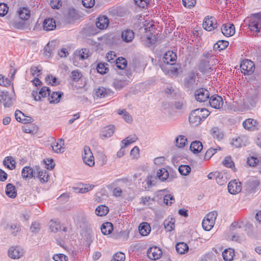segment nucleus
Wrapping results in <instances>:
<instances>
[{"mask_svg":"<svg viewBox=\"0 0 261 261\" xmlns=\"http://www.w3.org/2000/svg\"><path fill=\"white\" fill-rule=\"evenodd\" d=\"M210 115L209 111L205 109H197L193 110L189 116L191 125L197 126L203 121Z\"/></svg>","mask_w":261,"mask_h":261,"instance_id":"1","label":"nucleus"},{"mask_svg":"<svg viewBox=\"0 0 261 261\" xmlns=\"http://www.w3.org/2000/svg\"><path fill=\"white\" fill-rule=\"evenodd\" d=\"M217 215L216 211L210 212L206 215L202 223V227L204 230L209 231L213 227Z\"/></svg>","mask_w":261,"mask_h":261,"instance_id":"2","label":"nucleus"},{"mask_svg":"<svg viewBox=\"0 0 261 261\" xmlns=\"http://www.w3.org/2000/svg\"><path fill=\"white\" fill-rule=\"evenodd\" d=\"M249 28L251 31L259 32L261 29V15L256 14L249 19Z\"/></svg>","mask_w":261,"mask_h":261,"instance_id":"3","label":"nucleus"},{"mask_svg":"<svg viewBox=\"0 0 261 261\" xmlns=\"http://www.w3.org/2000/svg\"><path fill=\"white\" fill-rule=\"evenodd\" d=\"M84 162L90 167L94 165V159L93 153L89 147L86 146L84 148V153L82 155Z\"/></svg>","mask_w":261,"mask_h":261,"instance_id":"4","label":"nucleus"},{"mask_svg":"<svg viewBox=\"0 0 261 261\" xmlns=\"http://www.w3.org/2000/svg\"><path fill=\"white\" fill-rule=\"evenodd\" d=\"M241 68L245 74L250 75L255 70V65L251 60H245L241 64Z\"/></svg>","mask_w":261,"mask_h":261,"instance_id":"5","label":"nucleus"},{"mask_svg":"<svg viewBox=\"0 0 261 261\" xmlns=\"http://www.w3.org/2000/svg\"><path fill=\"white\" fill-rule=\"evenodd\" d=\"M217 20L212 16H207L205 17L203 22V27L207 31H212L217 28Z\"/></svg>","mask_w":261,"mask_h":261,"instance_id":"6","label":"nucleus"},{"mask_svg":"<svg viewBox=\"0 0 261 261\" xmlns=\"http://www.w3.org/2000/svg\"><path fill=\"white\" fill-rule=\"evenodd\" d=\"M196 99L199 102L205 101L210 97V93L204 88L197 89L195 92Z\"/></svg>","mask_w":261,"mask_h":261,"instance_id":"7","label":"nucleus"},{"mask_svg":"<svg viewBox=\"0 0 261 261\" xmlns=\"http://www.w3.org/2000/svg\"><path fill=\"white\" fill-rule=\"evenodd\" d=\"M50 93V90L48 87H43L38 93L37 91H33L32 95L34 99L36 101L41 100V96L45 97L49 96Z\"/></svg>","mask_w":261,"mask_h":261,"instance_id":"8","label":"nucleus"},{"mask_svg":"<svg viewBox=\"0 0 261 261\" xmlns=\"http://www.w3.org/2000/svg\"><path fill=\"white\" fill-rule=\"evenodd\" d=\"M209 103L212 108L219 109L223 105V99L220 96L214 95L210 98Z\"/></svg>","mask_w":261,"mask_h":261,"instance_id":"9","label":"nucleus"},{"mask_svg":"<svg viewBox=\"0 0 261 261\" xmlns=\"http://www.w3.org/2000/svg\"><path fill=\"white\" fill-rule=\"evenodd\" d=\"M162 254V250L158 247H150L147 251L148 257L152 260L159 259L161 257Z\"/></svg>","mask_w":261,"mask_h":261,"instance_id":"10","label":"nucleus"},{"mask_svg":"<svg viewBox=\"0 0 261 261\" xmlns=\"http://www.w3.org/2000/svg\"><path fill=\"white\" fill-rule=\"evenodd\" d=\"M23 250L19 247H11L8 251L9 257L13 259H18L23 255Z\"/></svg>","mask_w":261,"mask_h":261,"instance_id":"11","label":"nucleus"},{"mask_svg":"<svg viewBox=\"0 0 261 261\" xmlns=\"http://www.w3.org/2000/svg\"><path fill=\"white\" fill-rule=\"evenodd\" d=\"M16 119L24 124L32 123L34 119L31 117H26L20 111L16 110L15 113Z\"/></svg>","mask_w":261,"mask_h":261,"instance_id":"12","label":"nucleus"},{"mask_svg":"<svg viewBox=\"0 0 261 261\" xmlns=\"http://www.w3.org/2000/svg\"><path fill=\"white\" fill-rule=\"evenodd\" d=\"M0 101L5 107H10L12 104V100L7 91H2L0 93Z\"/></svg>","mask_w":261,"mask_h":261,"instance_id":"13","label":"nucleus"},{"mask_svg":"<svg viewBox=\"0 0 261 261\" xmlns=\"http://www.w3.org/2000/svg\"><path fill=\"white\" fill-rule=\"evenodd\" d=\"M222 33L226 37L232 36L235 33L234 26L232 24H224L221 28Z\"/></svg>","mask_w":261,"mask_h":261,"instance_id":"14","label":"nucleus"},{"mask_svg":"<svg viewBox=\"0 0 261 261\" xmlns=\"http://www.w3.org/2000/svg\"><path fill=\"white\" fill-rule=\"evenodd\" d=\"M241 183L238 182L236 180L231 181L228 185V192L231 194H235L241 191Z\"/></svg>","mask_w":261,"mask_h":261,"instance_id":"15","label":"nucleus"},{"mask_svg":"<svg viewBox=\"0 0 261 261\" xmlns=\"http://www.w3.org/2000/svg\"><path fill=\"white\" fill-rule=\"evenodd\" d=\"M176 55L172 51H168L164 55V62L167 64L173 65L176 60Z\"/></svg>","mask_w":261,"mask_h":261,"instance_id":"16","label":"nucleus"},{"mask_svg":"<svg viewBox=\"0 0 261 261\" xmlns=\"http://www.w3.org/2000/svg\"><path fill=\"white\" fill-rule=\"evenodd\" d=\"M64 140L63 139H59L53 143L51 145L53 151L56 153H63L64 151Z\"/></svg>","mask_w":261,"mask_h":261,"instance_id":"17","label":"nucleus"},{"mask_svg":"<svg viewBox=\"0 0 261 261\" xmlns=\"http://www.w3.org/2000/svg\"><path fill=\"white\" fill-rule=\"evenodd\" d=\"M109 23V20L108 18L106 16H99L96 22V27L100 29L103 30L106 29Z\"/></svg>","mask_w":261,"mask_h":261,"instance_id":"18","label":"nucleus"},{"mask_svg":"<svg viewBox=\"0 0 261 261\" xmlns=\"http://www.w3.org/2000/svg\"><path fill=\"white\" fill-rule=\"evenodd\" d=\"M243 126L247 129L255 130L258 128V123L253 119H247L243 123Z\"/></svg>","mask_w":261,"mask_h":261,"instance_id":"19","label":"nucleus"},{"mask_svg":"<svg viewBox=\"0 0 261 261\" xmlns=\"http://www.w3.org/2000/svg\"><path fill=\"white\" fill-rule=\"evenodd\" d=\"M196 76L194 73H191L185 78L184 81L185 86L189 89H191L196 85Z\"/></svg>","mask_w":261,"mask_h":261,"instance_id":"20","label":"nucleus"},{"mask_svg":"<svg viewBox=\"0 0 261 261\" xmlns=\"http://www.w3.org/2000/svg\"><path fill=\"white\" fill-rule=\"evenodd\" d=\"M89 50L87 48H83L80 50H76L74 53V58L76 59L84 60L89 57Z\"/></svg>","mask_w":261,"mask_h":261,"instance_id":"21","label":"nucleus"},{"mask_svg":"<svg viewBox=\"0 0 261 261\" xmlns=\"http://www.w3.org/2000/svg\"><path fill=\"white\" fill-rule=\"evenodd\" d=\"M43 29L47 31H51L56 28L55 21L53 18H46L43 24Z\"/></svg>","mask_w":261,"mask_h":261,"instance_id":"22","label":"nucleus"},{"mask_svg":"<svg viewBox=\"0 0 261 261\" xmlns=\"http://www.w3.org/2000/svg\"><path fill=\"white\" fill-rule=\"evenodd\" d=\"M121 37L124 41L130 42L134 38V33L131 30H124L121 33Z\"/></svg>","mask_w":261,"mask_h":261,"instance_id":"23","label":"nucleus"},{"mask_svg":"<svg viewBox=\"0 0 261 261\" xmlns=\"http://www.w3.org/2000/svg\"><path fill=\"white\" fill-rule=\"evenodd\" d=\"M115 131V126L113 125H110L103 128L101 134V138H109L111 137Z\"/></svg>","mask_w":261,"mask_h":261,"instance_id":"24","label":"nucleus"},{"mask_svg":"<svg viewBox=\"0 0 261 261\" xmlns=\"http://www.w3.org/2000/svg\"><path fill=\"white\" fill-rule=\"evenodd\" d=\"M6 194L9 197L14 198L17 196L15 187L12 184H8L6 187Z\"/></svg>","mask_w":261,"mask_h":261,"instance_id":"25","label":"nucleus"},{"mask_svg":"<svg viewBox=\"0 0 261 261\" xmlns=\"http://www.w3.org/2000/svg\"><path fill=\"white\" fill-rule=\"evenodd\" d=\"M5 229L14 236H16L17 233L20 230L19 226L16 223L7 224L5 227Z\"/></svg>","mask_w":261,"mask_h":261,"instance_id":"26","label":"nucleus"},{"mask_svg":"<svg viewBox=\"0 0 261 261\" xmlns=\"http://www.w3.org/2000/svg\"><path fill=\"white\" fill-rule=\"evenodd\" d=\"M139 230L141 235L143 236H147L151 231V227L147 222H143L140 224Z\"/></svg>","mask_w":261,"mask_h":261,"instance_id":"27","label":"nucleus"},{"mask_svg":"<svg viewBox=\"0 0 261 261\" xmlns=\"http://www.w3.org/2000/svg\"><path fill=\"white\" fill-rule=\"evenodd\" d=\"M15 161L11 156H7L3 161L4 165L10 170H13L15 168Z\"/></svg>","mask_w":261,"mask_h":261,"instance_id":"28","label":"nucleus"},{"mask_svg":"<svg viewBox=\"0 0 261 261\" xmlns=\"http://www.w3.org/2000/svg\"><path fill=\"white\" fill-rule=\"evenodd\" d=\"M63 93L61 92H53L49 97V100L50 103H57L60 101Z\"/></svg>","mask_w":261,"mask_h":261,"instance_id":"29","label":"nucleus"},{"mask_svg":"<svg viewBox=\"0 0 261 261\" xmlns=\"http://www.w3.org/2000/svg\"><path fill=\"white\" fill-rule=\"evenodd\" d=\"M156 177L161 181H164L169 177V173L165 168H162L157 171Z\"/></svg>","mask_w":261,"mask_h":261,"instance_id":"30","label":"nucleus"},{"mask_svg":"<svg viewBox=\"0 0 261 261\" xmlns=\"http://www.w3.org/2000/svg\"><path fill=\"white\" fill-rule=\"evenodd\" d=\"M202 148V144L201 142L199 141H193L190 145L191 150L195 153L200 152Z\"/></svg>","mask_w":261,"mask_h":261,"instance_id":"31","label":"nucleus"},{"mask_svg":"<svg viewBox=\"0 0 261 261\" xmlns=\"http://www.w3.org/2000/svg\"><path fill=\"white\" fill-rule=\"evenodd\" d=\"M55 48V42L51 41L49 42L44 48V54L46 56H50L54 52Z\"/></svg>","mask_w":261,"mask_h":261,"instance_id":"32","label":"nucleus"},{"mask_svg":"<svg viewBox=\"0 0 261 261\" xmlns=\"http://www.w3.org/2000/svg\"><path fill=\"white\" fill-rule=\"evenodd\" d=\"M33 173V169L29 166L24 167L21 171V175L23 178H30L34 177Z\"/></svg>","mask_w":261,"mask_h":261,"instance_id":"33","label":"nucleus"},{"mask_svg":"<svg viewBox=\"0 0 261 261\" xmlns=\"http://www.w3.org/2000/svg\"><path fill=\"white\" fill-rule=\"evenodd\" d=\"M113 229V226L111 222L105 223L101 227V232L105 235L111 233Z\"/></svg>","mask_w":261,"mask_h":261,"instance_id":"34","label":"nucleus"},{"mask_svg":"<svg viewBox=\"0 0 261 261\" xmlns=\"http://www.w3.org/2000/svg\"><path fill=\"white\" fill-rule=\"evenodd\" d=\"M175 247L177 252L180 254H185L189 249L188 245L184 242L178 243Z\"/></svg>","mask_w":261,"mask_h":261,"instance_id":"35","label":"nucleus"},{"mask_svg":"<svg viewBox=\"0 0 261 261\" xmlns=\"http://www.w3.org/2000/svg\"><path fill=\"white\" fill-rule=\"evenodd\" d=\"M229 42L227 41L223 40H219L214 45V49L220 51L226 48Z\"/></svg>","mask_w":261,"mask_h":261,"instance_id":"36","label":"nucleus"},{"mask_svg":"<svg viewBox=\"0 0 261 261\" xmlns=\"http://www.w3.org/2000/svg\"><path fill=\"white\" fill-rule=\"evenodd\" d=\"M234 255V250L232 249H225L222 253L223 259L226 261H231Z\"/></svg>","mask_w":261,"mask_h":261,"instance_id":"37","label":"nucleus"},{"mask_svg":"<svg viewBox=\"0 0 261 261\" xmlns=\"http://www.w3.org/2000/svg\"><path fill=\"white\" fill-rule=\"evenodd\" d=\"M211 65L207 59L202 60L199 64V70L201 72H206L211 70Z\"/></svg>","mask_w":261,"mask_h":261,"instance_id":"38","label":"nucleus"},{"mask_svg":"<svg viewBox=\"0 0 261 261\" xmlns=\"http://www.w3.org/2000/svg\"><path fill=\"white\" fill-rule=\"evenodd\" d=\"M109 212V208L105 205L98 206L95 210V214L98 216H106Z\"/></svg>","mask_w":261,"mask_h":261,"instance_id":"39","label":"nucleus"},{"mask_svg":"<svg viewBox=\"0 0 261 261\" xmlns=\"http://www.w3.org/2000/svg\"><path fill=\"white\" fill-rule=\"evenodd\" d=\"M158 179L156 176L148 175L145 179L147 187L149 188L155 186L157 182Z\"/></svg>","mask_w":261,"mask_h":261,"instance_id":"40","label":"nucleus"},{"mask_svg":"<svg viewBox=\"0 0 261 261\" xmlns=\"http://www.w3.org/2000/svg\"><path fill=\"white\" fill-rule=\"evenodd\" d=\"M216 180L218 184L223 185L227 182L226 175L223 173H217L216 175Z\"/></svg>","mask_w":261,"mask_h":261,"instance_id":"41","label":"nucleus"},{"mask_svg":"<svg viewBox=\"0 0 261 261\" xmlns=\"http://www.w3.org/2000/svg\"><path fill=\"white\" fill-rule=\"evenodd\" d=\"M176 145L178 148H183L187 144V138L185 136L180 135L177 137L176 140Z\"/></svg>","mask_w":261,"mask_h":261,"instance_id":"42","label":"nucleus"},{"mask_svg":"<svg viewBox=\"0 0 261 261\" xmlns=\"http://www.w3.org/2000/svg\"><path fill=\"white\" fill-rule=\"evenodd\" d=\"M19 17L22 20H28L30 17V11L25 8H22L18 11Z\"/></svg>","mask_w":261,"mask_h":261,"instance_id":"43","label":"nucleus"},{"mask_svg":"<svg viewBox=\"0 0 261 261\" xmlns=\"http://www.w3.org/2000/svg\"><path fill=\"white\" fill-rule=\"evenodd\" d=\"M76 222L80 227H84L88 223V219L84 215H79L76 218Z\"/></svg>","mask_w":261,"mask_h":261,"instance_id":"44","label":"nucleus"},{"mask_svg":"<svg viewBox=\"0 0 261 261\" xmlns=\"http://www.w3.org/2000/svg\"><path fill=\"white\" fill-rule=\"evenodd\" d=\"M108 94L107 89L104 87H99L95 91L96 96L99 98L106 97Z\"/></svg>","mask_w":261,"mask_h":261,"instance_id":"45","label":"nucleus"},{"mask_svg":"<svg viewBox=\"0 0 261 261\" xmlns=\"http://www.w3.org/2000/svg\"><path fill=\"white\" fill-rule=\"evenodd\" d=\"M37 177L41 182H45L48 180V174L45 170L38 171Z\"/></svg>","mask_w":261,"mask_h":261,"instance_id":"46","label":"nucleus"},{"mask_svg":"<svg viewBox=\"0 0 261 261\" xmlns=\"http://www.w3.org/2000/svg\"><path fill=\"white\" fill-rule=\"evenodd\" d=\"M116 65L118 68L123 69L127 66V61L124 58L120 57L116 60Z\"/></svg>","mask_w":261,"mask_h":261,"instance_id":"47","label":"nucleus"},{"mask_svg":"<svg viewBox=\"0 0 261 261\" xmlns=\"http://www.w3.org/2000/svg\"><path fill=\"white\" fill-rule=\"evenodd\" d=\"M119 115H122L123 119L127 123H131L133 121L132 116L125 110L118 111Z\"/></svg>","mask_w":261,"mask_h":261,"instance_id":"48","label":"nucleus"},{"mask_svg":"<svg viewBox=\"0 0 261 261\" xmlns=\"http://www.w3.org/2000/svg\"><path fill=\"white\" fill-rule=\"evenodd\" d=\"M211 133L213 137L218 140H221L223 137V133L218 127L213 128Z\"/></svg>","mask_w":261,"mask_h":261,"instance_id":"49","label":"nucleus"},{"mask_svg":"<svg viewBox=\"0 0 261 261\" xmlns=\"http://www.w3.org/2000/svg\"><path fill=\"white\" fill-rule=\"evenodd\" d=\"M191 167L188 165H181L178 167L179 172L183 175H187L191 172Z\"/></svg>","mask_w":261,"mask_h":261,"instance_id":"50","label":"nucleus"},{"mask_svg":"<svg viewBox=\"0 0 261 261\" xmlns=\"http://www.w3.org/2000/svg\"><path fill=\"white\" fill-rule=\"evenodd\" d=\"M243 139H244V137H240L233 139L231 142L232 146L238 148L241 147L242 145H245V144L243 142Z\"/></svg>","mask_w":261,"mask_h":261,"instance_id":"51","label":"nucleus"},{"mask_svg":"<svg viewBox=\"0 0 261 261\" xmlns=\"http://www.w3.org/2000/svg\"><path fill=\"white\" fill-rule=\"evenodd\" d=\"M50 229L53 232H57L61 229V226L59 222L51 220L50 223Z\"/></svg>","mask_w":261,"mask_h":261,"instance_id":"52","label":"nucleus"},{"mask_svg":"<svg viewBox=\"0 0 261 261\" xmlns=\"http://www.w3.org/2000/svg\"><path fill=\"white\" fill-rule=\"evenodd\" d=\"M164 223L165 228L167 231H171L174 228V221L172 219L170 220H165Z\"/></svg>","mask_w":261,"mask_h":261,"instance_id":"53","label":"nucleus"},{"mask_svg":"<svg viewBox=\"0 0 261 261\" xmlns=\"http://www.w3.org/2000/svg\"><path fill=\"white\" fill-rule=\"evenodd\" d=\"M175 202V199L173 195L166 194L164 198V202L167 205H171Z\"/></svg>","mask_w":261,"mask_h":261,"instance_id":"54","label":"nucleus"},{"mask_svg":"<svg viewBox=\"0 0 261 261\" xmlns=\"http://www.w3.org/2000/svg\"><path fill=\"white\" fill-rule=\"evenodd\" d=\"M115 88L117 89H120L127 85V82L124 80H115L113 83Z\"/></svg>","mask_w":261,"mask_h":261,"instance_id":"55","label":"nucleus"},{"mask_svg":"<svg viewBox=\"0 0 261 261\" xmlns=\"http://www.w3.org/2000/svg\"><path fill=\"white\" fill-rule=\"evenodd\" d=\"M125 256L121 252L116 253L113 256L111 261H124Z\"/></svg>","mask_w":261,"mask_h":261,"instance_id":"56","label":"nucleus"},{"mask_svg":"<svg viewBox=\"0 0 261 261\" xmlns=\"http://www.w3.org/2000/svg\"><path fill=\"white\" fill-rule=\"evenodd\" d=\"M220 148H209L206 152L204 158L206 160L210 159L216 152H217L218 150H220Z\"/></svg>","mask_w":261,"mask_h":261,"instance_id":"57","label":"nucleus"},{"mask_svg":"<svg viewBox=\"0 0 261 261\" xmlns=\"http://www.w3.org/2000/svg\"><path fill=\"white\" fill-rule=\"evenodd\" d=\"M22 130L28 134H33L35 131V127L33 124H30L22 127Z\"/></svg>","mask_w":261,"mask_h":261,"instance_id":"58","label":"nucleus"},{"mask_svg":"<svg viewBox=\"0 0 261 261\" xmlns=\"http://www.w3.org/2000/svg\"><path fill=\"white\" fill-rule=\"evenodd\" d=\"M137 140V138L134 136L133 137H128L125 139H123L121 142L122 144H124V147H125L129 144H130L132 143L135 142Z\"/></svg>","mask_w":261,"mask_h":261,"instance_id":"59","label":"nucleus"},{"mask_svg":"<svg viewBox=\"0 0 261 261\" xmlns=\"http://www.w3.org/2000/svg\"><path fill=\"white\" fill-rule=\"evenodd\" d=\"M82 74L77 70H73L71 72V79L74 81H77L82 77Z\"/></svg>","mask_w":261,"mask_h":261,"instance_id":"60","label":"nucleus"},{"mask_svg":"<svg viewBox=\"0 0 261 261\" xmlns=\"http://www.w3.org/2000/svg\"><path fill=\"white\" fill-rule=\"evenodd\" d=\"M53 259L55 261H67L68 257L64 254H57L54 255Z\"/></svg>","mask_w":261,"mask_h":261,"instance_id":"61","label":"nucleus"},{"mask_svg":"<svg viewBox=\"0 0 261 261\" xmlns=\"http://www.w3.org/2000/svg\"><path fill=\"white\" fill-rule=\"evenodd\" d=\"M50 5L53 9H59L62 6V2L60 0H51Z\"/></svg>","mask_w":261,"mask_h":261,"instance_id":"62","label":"nucleus"},{"mask_svg":"<svg viewBox=\"0 0 261 261\" xmlns=\"http://www.w3.org/2000/svg\"><path fill=\"white\" fill-rule=\"evenodd\" d=\"M10 85V80L3 75L0 74V86L7 87Z\"/></svg>","mask_w":261,"mask_h":261,"instance_id":"63","label":"nucleus"},{"mask_svg":"<svg viewBox=\"0 0 261 261\" xmlns=\"http://www.w3.org/2000/svg\"><path fill=\"white\" fill-rule=\"evenodd\" d=\"M258 162V160L257 158H255L253 156L248 158L247 159V164L251 167H254L256 165L257 163Z\"/></svg>","mask_w":261,"mask_h":261,"instance_id":"64","label":"nucleus"}]
</instances>
